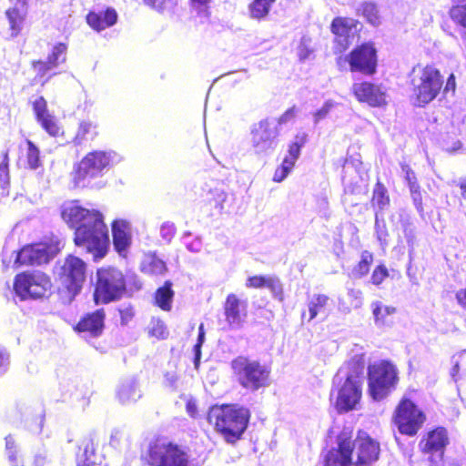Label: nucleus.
Returning <instances> with one entry per match:
<instances>
[{
	"mask_svg": "<svg viewBox=\"0 0 466 466\" xmlns=\"http://www.w3.org/2000/svg\"><path fill=\"white\" fill-rule=\"evenodd\" d=\"M187 248L192 252H199L201 248V243L198 240H196L187 245Z\"/></svg>",
	"mask_w": 466,
	"mask_h": 466,
	"instance_id": "nucleus-64",
	"label": "nucleus"
},
{
	"mask_svg": "<svg viewBox=\"0 0 466 466\" xmlns=\"http://www.w3.org/2000/svg\"><path fill=\"white\" fill-rule=\"evenodd\" d=\"M455 86H456L455 77L453 75H451L447 79V83H446V86H445L443 91H444V93H448L449 91L454 92Z\"/></svg>",
	"mask_w": 466,
	"mask_h": 466,
	"instance_id": "nucleus-60",
	"label": "nucleus"
},
{
	"mask_svg": "<svg viewBox=\"0 0 466 466\" xmlns=\"http://www.w3.org/2000/svg\"><path fill=\"white\" fill-rule=\"evenodd\" d=\"M411 197H412V199H413L416 208L418 210L421 211L422 210V198H421L420 192L412 194Z\"/></svg>",
	"mask_w": 466,
	"mask_h": 466,
	"instance_id": "nucleus-62",
	"label": "nucleus"
},
{
	"mask_svg": "<svg viewBox=\"0 0 466 466\" xmlns=\"http://www.w3.org/2000/svg\"><path fill=\"white\" fill-rule=\"evenodd\" d=\"M116 157L114 152L94 151L87 154L78 164L75 180L78 186H86V182L101 176Z\"/></svg>",
	"mask_w": 466,
	"mask_h": 466,
	"instance_id": "nucleus-12",
	"label": "nucleus"
},
{
	"mask_svg": "<svg viewBox=\"0 0 466 466\" xmlns=\"http://www.w3.org/2000/svg\"><path fill=\"white\" fill-rule=\"evenodd\" d=\"M371 203L373 207L378 208L379 214L381 215L390 205L388 191L380 182H378L374 187Z\"/></svg>",
	"mask_w": 466,
	"mask_h": 466,
	"instance_id": "nucleus-32",
	"label": "nucleus"
},
{
	"mask_svg": "<svg viewBox=\"0 0 466 466\" xmlns=\"http://www.w3.org/2000/svg\"><path fill=\"white\" fill-rule=\"evenodd\" d=\"M354 21L352 19L337 17L331 24V30L337 35L335 49L342 52L350 46L349 37L352 34Z\"/></svg>",
	"mask_w": 466,
	"mask_h": 466,
	"instance_id": "nucleus-21",
	"label": "nucleus"
},
{
	"mask_svg": "<svg viewBox=\"0 0 466 466\" xmlns=\"http://www.w3.org/2000/svg\"><path fill=\"white\" fill-rule=\"evenodd\" d=\"M34 68L37 71L38 76H45L54 67L47 61H36L33 64Z\"/></svg>",
	"mask_w": 466,
	"mask_h": 466,
	"instance_id": "nucleus-55",
	"label": "nucleus"
},
{
	"mask_svg": "<svg viewBox=\"0 0 466 466\" xmlns=\"http://www.w3.org/2000/svg\"><path fill=\"white\" fill-rule=\"evenodd\" d=\"M117 398L122 405H130L141 397L138 381L136 377L123 380L116 391Z\"/></svg>",
	"mask_w": 466,
	"mask_h": 466,
	"instance_id": "nucleus-24",
	"label": "nucleus"
},
{
	"mask_svg": "<svg viewBox=\"0 0 466 466\" xmlns=\"http://www.w3.org/2000/svg\"><path fill=\"white\" fill-rule=\"evenodd\" d=\"M247 304L238 299L235 294L227 297L224 310L227 322L234 329L239 328L246 317Z\"/></svg>",
	"mask_w": 466,
	"mask_h": 466,
	"instance_id": "nucleus-19",
	"label": "nucleus"
},
{
	"mask_svg": "<svg viewBox=\"0 0 466 466\" xmlns=\"http://www.w3.org/2000/svg\"><path fill=\"white\" fill-rule=\"evenodd\" d=\"M113 242L116 249L121 253L131 243L130 225L126 220H116L112 225Z\"/></svg>",
	"mask_w": 466,
	"mask_h": 466,
	"instance_id": "nucleus-25",
	"label": "nucleus"
},
{
	"mask_svg": "<svg viewBox=\"0 0 466 466\" xmlns=\"http://www.w3.org/2000/svg\"><path fill=\"white\" fill-rule=\"evenodd\" d=\"M350 304L352 309H360L363 304L362 292L360 289H350L348 290Z\"/></svg>",
	"mask_w": 466,
	"mask_h": 466,
	"instance_id": "nucleus-50",
	"label": "nucleus"
},
{
	"mask_svg": "<svg viewBox=\"0 0 466 466\" xmlns=\"http://www.w3.org/2000/svg\"><path fill=\"white\" fill-rule=\"evenodd\" d=\"M372 314L376 326L382 327L389 324L388 318L396 312V309L384 305L381 301L371 303Z\"/></svg>",
	"mask_w": 466,
	"mask_h": 466,
	"instance_id": "nucleus-29",
	"label": "nucleus"
},
{
	"mask_svg": "<svg viewBox=\"0 0 466 466\" xmlns=\"http://www.w3.org/2000/svg\"><path fill=\"white\" fill-rule=\"evenodd\" d=\"M59 251L58 244L37 243L24 247L15 258L21 265H42L48 263Z\"/></svg>",
	"mask_w": 466,
	"mask_h": 466,
	"instance_id": "nucleus-16",
	"label": "nucleus"
},
{
	"mask_svg": "<svg viewBox=\"0 0 466 466\" xmlns=\"http://www.w3.org/2000/svg\"><path fill=\"white\" fill-rule=\"evenodd\" d=\"M174 297V292L171 289V283L166 282L165 285L159 288L155 296L156 304L163 310H169Z\"/></svg>",
	"mask_w": 466,
	"mask_h": 466,
	"instance_id": "nucleus-34",
	"label": "nucleus"
},
{
	"mask_svg": "<svg viewBox=\"0 0 466 466\" xmlns=\"http://www.w3.org/2000/svg\"><path fill=\"white\" fill-rule=\"evenodd\" d=\"M61 216L63 220L75 231L77 228H96V233L99 234L101 226H106L103 215L99 211L86 208L77 201L65 203L62 207Z\"/></svg>",
	"mask_w": 466,
	"mask_h": 466,
	"instance_id": "nucleus-10",
	"label": "nucleus"
},
{
	"mask_svg": "<svg viewBox=\"0 0 466 466\" xmlns=\"http://www.w3.org/2000/svg\"><path fill=\"white\" fill-rule=\"evenodd\" d=\"M105 312L103 309H97L95 312L86 315L76 326V329L81 332H89L92 336H99L104 329Z\"/></svg>",
	"mask_w": 466,
	"mask_h": 466,
	"instance_id": "nucleus-26",
	"label": "nucleus"
},
{
	"mask_svg": "<svg viewBox=\"0 0 466 466\" xmlns=\"http://www.w3.org/2000/svg\"><path fill=\"white\" fill-rule=\"evenodd\" d=\"M373 261V256L369 251H363L361 254V259L357 266L352 269V276L356 279L362 278L365 276L369 270L370 266Z\"/></svg>",
	"mask_w": 466,
	"mask_h": 466,
	"instance_id": "nucleus-38",
	"label": "nucleus"
},
{
	"mask_svg": "<svg viewBox=\"0 0 466 466\" xmlns=\"http://www.w3.org/2000/svg\"><path fill=\"white\" fill-rule=\"evenodd\" d=\"M308 141V134L305 132L298 133L294 140L289 145L288 155L283 160H288L290 165L295 166L296 161L300 156V150Z\"/></svg>",
	"mask_w": 466,
	"mask_h": 466,
	"instance_id": "nucleus-31",
	"label": "nucleus"
},
{
	"mask_svg": "<svg viewBox=\"0 0 466 466\" xmlns=\"http://www.w3.org/2000/svg\"><path fill=\"white\" fill-rule=\"evenodd\" d=\"M279 131L274 121L262 119L252 125L250 129V145L257 155H268L278 145Z\"/></svg>",
	"mask_w": 466,
	"mask_h": 466,
	"instance_id": "nucleus-13",
	"label": "nucleus"
},
{
	"mask_svg": "<svg viewBox=\"0 0 466 466\" xmlns=\"http://www.w3.org/2000/svg\"><path fill=\"white\" fill-rule=\"evenodd\" d=\"M75 244L91 253L94 258H102L106 251L109 243L108 229L106 226H101L99 234L96 228H77L75 231Z\"/></svg>",
	"mask_w": 466,
	"mask_h": 466,
	"instance_id": "nucleus-14",
	"label": "nucleus"
},
{
	"mask_svg": "<svg viewBox=\"0 0 466 466\" xmlns=\"http://www.w3.org/2000/svg\"><path fill=\"white\" fill-rule=\"evenodd\" d=\"M66 46L59 43L54 46L52 53L47 56L46 61L55 68L59 64L66 62Z\"/></svg>",
	"mask_w": 466,
	"mask_h": 466,
	"instance_id": "nucleus-39",
	"label": "nucleus"
},
{
	"mask_svg": "<svg viewBox=\"0 0 466 466\" xmlns=\"http://www.w3.org/2000/svg\"><path fill=\"white\" fill-rule=\"evenodd\" d=\"M267 277L254 276L248 279L246 286L248 288H263L266 286Z\"/></svg>",
	"mask_w": 466,
	"mask_h": 466,
	"instance_id": "nucleus-54",
	"label": "nucleus"
},
{
	"mask_svg": "<svg viewBox=\"0 0 466 466\" xmlns=\"http://www.w3.org/2000/svg\"><path fill=\"white\" fill-rule=\"evenodd\" d=\"M401 170L405 174V179L408 184L417 180L415 173L408 165H401Z\"/></svg>",
	"mask_w": 466,
	"mask_h": 466,
	"instance_id": "nucleus-58",
	"label": "nucleus"
},
{
	"mask_svg": "<svg viewBox=\"0 0 466 466\" xmlns=\"http://www.w3.org/2000/svg\"><path fill=\"white\" fill-rule=\"evenodd\" d=\"M208 418H216L215 428L228 443L238 441L247 429L249 410H208Z\"/></svg>",
	"mask_w": 466,
	"mask_h": 466,
	"instance_id": "nucleus-5",
	"label": "nucleus"
},
{
	"mask_svg": "<svg viewBox=\"0 0 466 466\" xmlns=\"http://www.w3.org/2000/svg\"><path fill=\"white\" fill-rule=\"evenodd\" d=\"M265 287L270 289L274 297L279 298L281 299L283 289L279 279L276 277H267V282Z\"/></svg>",
	"mask_w": 466,
	"mask_h": 466,
	"instance_id": "nucleus-49",
	"label": "nucleus"
},
{
	"mask_svg": "<svg viewBox=\"0 0 466 466\" xmlns=\"http://www.w3.org/2000/svg\"><path fill=\"white\" fill-rule=\"evenodd\" d=\"M426 416L422 410H395L393 421L400 434L414 436L422 427Z\"/></svg>",
	"mask_w": 466,
	"mask_h": 466,
	"instance_id": "nucleus-17",
	"label": "nucleus"
},
{
	"mask_svg": "<svg viewBox=\"0 0 466 466\" xmlns=\"http://www.w3.org/2000/svg\"><path fill=\"white\" fill-rule=\"evenodd\" d=\"M121 322L127 324L133 317L134 311L132 308H125L120 309Z\"/></svg>",
	"mask_w": 466,
	"mask_h": 466,
	"instance_id": "nucleus-59",
	"label": "nucleus"
},
{
	"mask_svg": "<svg viewBox=\"0 0 466 466\" xmlns=\"http://www.w3.org/2000/svg\"><path fill=\"white\" fill-rule=\"evenodd\" d=\"M204 341H205L204 325L200 324L199 327H198V342L194 346V354H195L194 365H195L196 369L198 368V365H199V362H200V359H201V347H202Z\"/></svg>",
	"mask_w": 466,
	"mask_h": 466,
	"instance_id": "nucleus-46",
	"label": "nucleus"
},
{
	"mask_svg": "<svg viewBox=\"0 0 466 466\" xmlns=\"http://www.w3.org/2000/svg\"><path fill=\"white\" fill-rule=\"evenodd\" d=\"M275 2L276 0H254L249 5L250 16L258 20L265 18Z\"/></svg>",
	"mask_w": 466,
	"mask_h": 466,
	"instance_id": "nucleus-37",
	"label": "nucleus"
},
{
	"mask_svg": "<svg viewBox=\"0 0 466 466\" xmlns=\"http://www.w3.org/2000/svg\"><path fill=\"white\" fill-rule=\"evenodd\" d=\"M27 15V5L15 3L5 11V17L8 21L10 35L15 37L21 32Z\"/></svg>",
	"mask_w": 466,
	"mask_h": 466,
	"instance_id": "nucleus-23",
	"label": "nucleus"
},
{
	"mask_svg": "<svg viewBox=\"0 0 466 466\" xmlns=\"http://www.w3.org/2000/svg\"><path fill=\"white\" fill-rule=\"evenodd\" d=\"M336 103L332 100H327L323 106L313 113L314 124H319L321 120L325 119L331 109L335 106Z\"/></svg>",
	"mask_w": 466,
	"mask_h": 466,
	"instance_id": "nucleus-45",
	"label": "nucleus"
},
{
	"mask_svg": "<svg viewBox=\"0 0 466 466\" xmlns=\"http://www.w3.org/2000/svg\"><path fill=\"white\" fill-rule=\"evenodd\" d=\"M144 2L154 8L160 9L162 8L165 0H144Z\"/></svg>",
	"mask_w": 466,
	"mask_h": 466,
	"instance_id": "nucleus-63",
	"label": "nucleus"
},
{
	"mask_svg": "<svg viewBox=\"0 0 466 466\" xmlns=\"http://www.w3.org/2000/svg\"><path fill=\"white\" fill-rule=\"evenodd\" d=\"M227 199L226 192L221 188H213L208 191V200L210 203H214L215 208L222 209L223 203Z\"/></svg>",
	"mask_w": 466,
	"mask_h": 466,
	"instance_id": "nucleus-43",
	"label": "nucleus"
},
{
	"mask_svg": "<svg viewBox=\"0 0 466 466\" xmlns=\"http://www.w3.org/2000/svg\"><path fill=\"white\" fill-rule=\"evenodd\" d=\"M0 185L3 191L9 187L8 153L4 154L3 162L0 164ZM5 194V192H3Z\"/></svg>",
	"mask_w": 466,
	"mask_h": 466,
	"instance_id": "nucleus-44",
	"label": "nucleus"
},
{
	"mask_svg": "<svg viewBox=\"0 0 466 466\" xmlns=\"http://www.w3.org/2000/svg\"><path fill=\"white\" fill-rule=\"evenodd\" d=\"M364 368L362 356L353 357L339 368L333 379L336 389L330 393L336 398L335 408H355L360 403Z\"/></svg>",
	"mask_w": 466,
	"mask_h": 466,
	"instance_id": "nucleus-2",
	"label": "nucleus"
},
{
	"mask_svg": "<svg viewBox=\"0 0 466 466\" xmlns=\"http://www.w3.org/2000/svg\"><path fill=\"white\" fill-rule=\"evenodd\" d=\"M397 408H417V405L410 398L405 396L399 403Z\"/></svg>",
	"mask_w": 466,
	"mask_h": 466,
	"instance_id": "nucleus-61",
	"label": "nucleus"
},
{
	"mask_svg": "<svg viewBox=\"0 0 466 466\" xmlns=\"http://www.w3.org/2000/svg\"><path fill=\"white\" fill-rule=\"evenodd\" d=\"M411 85L415 105L423 106L431 102L440 93L443 79L433 66H416L411 72Z\"/></svg>",
	"mask_w": 466,
	"mask_h": 466,
	"instance_id": "nucleus-3",
	"label": "nucleus"
},
{
	"mask_svg": "<svg viewBox=\"0 0 466 466\" xmlns=\"http://www.w3.org/2000/svg\"><path fill=\"white\" fill-rule=\"evenodd\" d=\"M45 413L41 412L35 419L25 421V427L32 432L39 433L43 427Z\"/></svg>",
	"mask_w": 466,
	"mask_h": 466,
	"instance_id": "nucleus-51",
	"label": "nucleus"
},
{
	"mask_svg": "<svg viewBox=\"0 0 466 466\" xmlns=\"http://www.w3.org/2000/svg\"><path fill=\"white\" fill-rule=\"evenodd\" d=\"M358 12L366 18L372 25H378L380 24V16L379 15V9L374 2L365 1L361 3L358 8Z\"/></svg>",
	"mask_w": 466,
	"mask_h": 466,
	"instance_id": "nucleus-36",
	"label": "nucleus"
},
{
	"mask_svg": "<svg viewBox=\"0 0 466 466\" xmlns=\"http://www.w3.org/2000/svg\"><path fill=\"white\" fill-rule=\"evenodd\" d=\"M398 382V372L393 364L386 360L368 367V394L375 401L388 397Z\"/></svg>",
	"mask_w": 466,
	"mask_h": 466,
	"instance_id": "nucleus-4",
	"label": "nucleus"
},
{
	"mask_svg": "<svg viewBox=\"0 0 466 466\" xmlns=\"http://www.w3.org/2000/svg\"><path fill=\"white\" fill-rule=\"evenodd\" d=\"M94 299L96 304L109 303L120 299L126 292L123 273L116 268H103L96 272Z\"/></svg>",
	"mask_w": 466,
	"mask_h": 466,
	"instance_id": "nucleus-7",
	"label": "nucleus"
},
{
	"mask_svg": "<svg viewBox=\"0 0 466 466\" xmlns=\"http://www.w3.org/2000/svg\"><path fill=\"white\" fill-rule=\"evenodd\" d=\"M86 265L79 258L69 255L57 269L61 284L66 289L72 299L82 289L86 280Z\"/></svg>",
	"mask_w": 466,
	"mask_h": 466,
	"instance_id": "nucleus-11",
	"label": "nucleus"
},
{
	"mask_svg": "<svg viewBox=\"0 0 466 466\" xmlns=\"http://www.w3.org/2000/svg\"><path fill=\"white\" fill-rule=\"evenodd\" d=\"M450 14L454 22L466 27V5L452 7Z\"/></svg>",
	"mask_w": 466,
	"mask_h": 466,
	"instance_id": "nucleus-48",
	"label": "nucleus"
},
{
	"mask_svg": "<svg viewBox=\"0 0 466 466\" xmlns=\"http://www.w3.org/2000/svg\"><path fill=\"white\" fill-rule=\"evenodd\" d=\"M5 455L9 464L11 466H24L23 463H20V460L18 457L19 447L15 438L11 434H9L5 438Z\"/></svg>",
	"mask_w": 466,
	"mask_h": 466,
	"instance_id": "nucleus-35",
	"label": "nucleus"
},
{
	"mask_svg": "<svg viewBox=\"0 0 466 466\" xmlns=\"http://www.w3.org/2000/svg\"><path fill=\"white\" fill-rule=\"evenodd\" d=\"M33 109L37 122L50 135L56 137L60 128L55 117L47 110V103L43 96H39L33 102Z\"/></svg>",
	"mask_w": 466,
	"mask_h": 466,
	"instance_id": "nucleus-20",
	"label": "nucleus"
},
{
	"mask_svg": "<svg viewBox=\"0 0 466 466\" xmlns=\"http://www.w3.org/2000/svg\"><path fill=\"white\" fill-rule=\"evenodd\" d=\"M294 166L290 165V162L288 160H283L280 167H279L274 173L273 180L275 182H281L283 181L289 172L292 170Z\"/></svg>",
	"mask_w": 466,
	"mask_h": 466,
	"instance_id": "nucleus-47",
	"label": "nucleus"
},
{
	"mask_svg": "<svg viewBox=\"0 0 466 466\" xmlns=\"http://www.w3.org/2000/svg\"><path fill=\"white\" fill-rule=\"evenodd\" d=\"M330 301L329 297L324 294H314L308 301L309 320L315 319L318 314L326 313L327 307Z\"/></svg>",
	"mask_w": 466,
	"mask_h": 466,
	"instance_id": "nucleus-30",
	"label": "nucleus"
},
{
	"mask_svg": "<svg viewBox=\"0 0 466 466\" xmlns=\"http://www.w3.org/2000/svg\"><path fill=\"white\" fill-rule=\"evenodd\" d=\"M351 431L344 429L337 437V447L331 448L324 457L325 466H351L352 454L356 453V466H365L376 461L380 455V444L366 432L359 431L353 443Z\"/></svg>",
	"mask_w": 466,
	"mask_h": 466,
	"instance_id": "nucleus-1",
	"label": "nucleus"
},
{
	"mask_svg": "<svg viewBox=\"0 0 466 466\" xmlns=\"http://www.w3.org/2000/svg\"><path fill=\"white\" fill-rule=\"evenodd\" d=\"M96 135L97 131L96 125L90 121H82L79 124L74 142L76 145H82L87 141L93 140Z\"/></svg>",
	"mask_w": 466,
	"mask_h": 466,
	"instance_id": "nucleus-33",
	"label": "nucleus"
},
{
	"mask_svg": "<svg viewBox=\"0 0 466 466\" xmlns=\"http://www.w3.org/2000/svg\"><path fill=\"white\" fill-rule=\"evenodd\" d=\"M386 277H388V270L384 266L380 265L374 269L371 275V281L374 285H380Z\"/></svg>",
	"mask_w": 466,
	"mask_h": 466,
	"instance_id": "nucleus-52",
	"label": "nucleus"
},
{
	"mask_svg": "<svg viewBox=\"0 0 466 466\" xmlns=\"http://www.w3.org/2000/svg\"><path fill=\"white\" fill-rule=\"evenodd\" d=\"M380 214H379V211H376V213H375V232H376L379 241L381 244H386L387 238H388L389 234L387 231L385 220L383 218H380Z\"/></svg>",
	"mask_w": 466,
	"mask_h": 466,
	"instance_id": "nucleus-42",
	"label": "nucleus"
},
{
	"mask_svg": "<svg viewBox=\"0 0 466 466\" xmlns=\"http://www.w3.org/2000/svg\"><path fill=\"white\" fill-rule=\"evenodd\" d=\"M295 117V107H291L288 109L283 115H281L278 119L279 125H283L290 121Z\"/></svg>",
	"mask_w": 466,
	"mask_h": 466,
	"instance_id": "nucleus-57",
	"label": "nucleus"
},
{
	"mask_svg": "<svg viewBox=\"0 0 466 466\" xmlns=\"http://www.w3.org/2000/svg\"><path fill=\"white\" fill-rule=\"evenodd\" d=\"M238 383L252 391L268 385L270 370L259 361L239 356L231 361Z\"/></svg>",
	"mask_w": 466,
	"mask_h": 466,
	"instance_id": "nucleus-6",
	"label": "nucleus"
},
{
	"mask_svg": "<svg viewBox=\"0 0 466 466\" xmlns=\"http://www.w3.org/2000/svg\"><path fill=\"white\" fill-rule=\"evenodd\" d=\"M449 443L447 430L443 427H438L428 433V438L422 445V451L425 453H437L440 452L441 456Z\"/></svg>",
	"mask_w": 466,
	"mask_h": 466,
	"instance_id": "nucleus-22",
	"label": "nucleus"
},
{
	"mask_svg": "<svg viewBox=\"0 0 466 466\" xmlns=\"http://www.w3.org/2000/svg\"><path fill=\"white\" fill-rule=\"evenodd\" d=\"M352 91L357 99L366 102L372 106H380L386 104V93L381 86L369 82L355 83Z\"/></svg>",
	"mask_w": 466,
	"mask_h": 466,
	"instance_id": "nucleus-18",
	"label": "nucleus"
},
{
	"mask_svg": "<svg viewBox=\"0 0 466 466\" xmlns=\"http://www.w3.org/2000/svg\"><path fill=\"white\" fill-rule=\"evenodd\" d=\"M176 232V228L172 223H164L160 228V235L163 239L169 242L174 237Z\"/></svg>",
	"mask_w": 466,
	"mask_h": 466,
	"instance_id": "nucleus-53",
	"label": "nucleus"
},
{
	"mask_svg": "<svg viewBox=\"0 0 466 466\" xmlns=\"http://www.w3.org/2000/svg\"><path fill=\"white\" fill-rule=\"evenodd\" d=\"M140 268L144 273L161 275L167 270L165 262L155 254H147L141 262Z\"/></svg>",
	"mask_w": 466,
	"mask_h": 466,
	"instance_id": "nucleus-28",
	"label": "nucleus"
},
{
	"mask_svg": "<svg viewBox=\"0 0 466 466\" xmlns=\"http://www.w3.org/2000/svg\"><path fill=\"white\" fill-rule=\"evenodd\" d=\"M148 334L158 339H164L167 337L168 331L162 320L158 319H152L148 326Z\"/></svg>",
	"mask_w": 466,
	"mask_h": 466,
	"instance_id": "nucleus-41",
	"label": "nucleus"
},
{
	"mask_svg": "<svg viewBox=\"0 0 466 466\" xmlns=\"http://www.w3.org/2000/svg\"><path fill=\"white\" fill-rule=\"evenodd\" d=\"M117 14L115 9L107 8L105 12H91L86 16L87 24L95 30L101 31L116 23Z\"/></svg>",
	"mask_w": 466,
	"mask_h": 466,
	"instance_id": "nucleus-27",
	"label": "nucleus"
},
{
	"mask_svg": "<svg viewBox=\"0 0 466 466\" xmlns=\"http://www.w3.org/2000/svg\"><path fill=\"white\" fill-rule=\"evenodd\" d=\"M51 287L49 277L39 270L18 274L14 282L15 292L22 300L43 298Z\"/></svg>",
	"mask_w": 466,
	"mask_h": 466,
	"instance_id": "nucleus-9",
	"label": "nucleus"
},
{
	"mask_svg": "<svg viewBox=\"0 0 466 466\" xmlns=\"http://www.w3.org/2000/svg\"><path fill=\"white\" fill-rule=\"evenodd\" d=\"M342 61L349 63L352 72H360L365 75H372L376 71L377 56L376 49L371 44H363L354 48L349 56L338 59V65Z\"/></svg>",
	"mask_w": 466,
	"mask_h": 466,
	"instance_id": "nucleus-15",
	"label": "nucleus"
},
{
	"mask_svg": "<svg viewBox=\"0 0 466 466\" xmlns=\"http://www.w3.org/2000/svg\"><path fill=\"white\" fill-rule=\"evenodd\" d=\"M9 366V355L6 351L0 350V375L5 373Z\"/></svg>",
	"mask_w": 466,
	"mask_h": 466,
	"instance_id": "nucleus-56",
	"label": "nucleus"
},
{
	"mask_svg": "<svg viewBox=\"0 0 466 466\" xmlns=\"http://www.w3.org/2000/svg\"><path fill=\"white\" fill-rule=\"evenodd\" d=\"M27 152H26V159L27 165L30 169L35 170L41 166L40 161V151L37 147L30 140H27Z\"/></svg>",
	"mask_w": 466,
	"mask_h": 466,
	"instance_id": "nucleus-40",
	"label": "nucleus"
},
{
	"mask_svg": "<svg viewBox=\"0 0 466 466\" xmlns=\"http://www.w3.org/2000/svg\"><path fill=\"white\" fill-rule=\"evenodd\" d=\"M148 453L151 466H192L189 455L180 446L165 438L150 443Z\"/></svg>",
	"mask_w": 466,
	"mask_h": 466,
	"instance_id": "nucleus-8",
	"label": "nucleus"
}]
</instances>
